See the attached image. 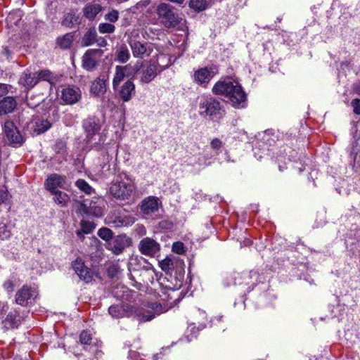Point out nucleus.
<instances>
[{
	"instance_id": "obj_1",
	"label": "nucleus",
	"mask_w": 360,
	"mask_h": 360,
	"mask_svg": "<svg viewBox=\"0 0 360 360\" xmlns=\"http://www.w3.org/2000/svg\"><path fill=\"white\" fill-rule=\"evenodd\" d=\"M212 92L216 95L224 96L235 107L246 101V94L242 86L238 82L229 77L217 82L212 88Z\"/></svg>"
},
{
	"instance_id": "obj_2",
	"label": "nucleus",
	"mask_w": 360,
	"mask_h": 360,
	"mask_svg": "<svg viewBox=\"0 0 360 360\" xmlns=\"http://www.w3.org/2000/svg\"><path fill=\"white\" fill-rule=\"evenodd\" d=\"M134 77H138L142 84H148L155 79L160 72L158 63L153 61H137L133 68Z\"/></svg>"
},
{
	"instance_id": "obj_3",
	"label": "nucleus",
	"mask_w": 360,
	"mask_h": 360,
	"mask_svg": "<svg viewBox=\"0 0 360 360\" xmlns=\"http://www.w3.org/2000/svg\"><path fill=\"white\" fill-rule=\"evenodd\" d=\"M160 22L167 28H173L181 23V14L170 4H160L156 8Z\"/></svg>"
},
{
	"instance_id": "obj_4",
	"label": "nucleus",
	"mask_w": 360,
	"mask_h": 360,
	"mask_svg": "<svg viewBox=\"0 0 360 360\" xmlns=\"http://www.w3.org/2000/svg\"><path fill=\"white\" fill-rule=\"evenodd\" d=\"M200 115H205L212 118L221 117L224 113L220 102L213 97L202 99L199 104Z\"/></svg>"
},
{
	"instance_id": "obj_5",
	"label": "nucleus",
	"mask_w": 360,
	"mask_h": 360,
	"mask_svg": "<svg viewBox=\"0 0 360 360\" xmlns=\"http://www.w3.org/2000/svg\"><path fill=\"white\" fill-rule=\"evenodd\" d=\"M29 313L28 310L16 307L11 309L2 323L6 330L18 328Z\"/></svg>"
},
{
	"instance_id": "obj_6",
	"label": "nucleus",
	"mask_w": 360,
	"mask_h": 360,
	"mask_svg": "<svg viewBox=\"0 0 360 360\" xmlns=\"http://www.w3.org/2000/svg\"><path fill=\"white\" fill-rule=\"evenodd\" d=\"M6 142L13 147H19L24 142V139L20 134L17 127L12 121H6L3 127Z\"/></svg>"
},
{
	"instance_id": "obj_7",
	"label": "nucleus",
	"mask_w": 360,
	"mask_h": 360,
	"mask_svg": "<svg viewBox=\"0 0 360 360\" xmlns=\"http://www.w3.org/2000/svg\"><path fill=\"white\" fill-rule=\"evenodd\" d=\"M134 191V186L123 181L112 182L110 187V193L120 200H128Z\"/></svg>"
},
{
	"instance_id": "obj_8",
	"label": "nucleus",
	"mask_w": 360,
	"mask_h": 360,
	"mask_svg": "<svg viewBox=\"0 0 360 360\" xmlns=\"http://www.w3.org/2000/svg\"><path fill=\"white\" fill-rule=\"evenodd\" d=\"M38 296L37 290L27 285H23L16 292L15 301L16 304L20 305V307H27L32 300H34Z\"/></svg>"
},
{
	"instance_id": "obj_9",
	"label": "nucleus",
	"mask_w": 360,
	"mask_h": 360,
	"mask_svg": "<svg viewBox=\"0 0 360 360\" xmlns=\"http://www.w3.org/2000/svg\"><path fill=\"white\" fill-rule=\"evenodd\" d=\"M103 51L99 49L87 50L82 56V67L87 71H93L98 65Z\"/></svg>"
},
{
	"instance_id": "obj_10",
	"label": "nucleus",
	"mask_w": 360,
	"mask_h": 360,
	"mask_svg": "<svg viewBox=\"0 0 360 360\" xmlns=\"http://www.w3.org/2000/svg\"><path fill=\"white\" fill-rule=\"evenodd\" d=\"M138 248L142 255L150 257H155L160 251V245L149 237L143 238L139 242Z\"/></svg>"
},
{
	"instance_id": "obj_11",
	"label": "nucleus",
	"mask_w": 360,
	"mask_h": 360,
	"mask_svg": "<svg viewBox=\"0 0 360 360\" xmlns=\"http://www.w3.org/2000/svg\"><path fill=\"white\" fill-rule=\"evenodd\" d=\"M45 186L46 190L49 192L58 191L57 188H60L65 190H68L70 184L68 182L65 176L60 175L58 174H52L48 176L45 181Z\"/></svg>"
},
{
	"instance_id": "obj_12",
	"label": "nucleus",
	"mask_w": 360,
	"mask_h": 360,
	"mask_svg": "<svg viewBox=\"0 0 360 360\" xmlns=\"http://www.w3.org/2000/svg\"><path fill=\"white\" fill-rule=\"evenodd\" d=\"M72 268L79 279L86 283H89L93 279L92 270L85 266L82 259H77L72 262Z\"/></svg>"
},
{
	"instance_id": "obj_13",
	"label": "nucleus",
	"mask_w": 360,
	"mask_h": 360,
	"mask_svg": "<svg viewBox=\"0 0 360 360\" xmlns=\"http://www.w3.org/2000/svg\"><path fill=\"white\" fill-rule=\"evenodd\" d=\"M81 91L77 86H68L61 91V99L67 105H73L81 99Z\"/></svg>"
},
{
	"instance_id": "obj_14",
	"label": "nucleus",
	"mask_w": 360,
	"mask_h": 360,
	"mask_svg": "<svg viewBox=\"0 0 360 360\" xmlns=\"http://www.w3.org/2000/svg\"><path fill=\"white\" fill-rule=\"evenodd\" d=\"M131 239L126 235H119L108 243V249L115 255L122 253L124 250L131 245Z\"/></svg>"
},
{
	"instance_id": "obj_15",
	"label": "nucleus",
	"mask_w": 360,
	"mask_h": 360,
	"mask_svg": "<svg viewBox=\"0 0 360 360\" xmlns=\"http://www.w3.org/2000/svg\"><path fill=\"white\" fill-rule=\"evenodd\" d=\"M214 69L212 67H205L198 69L194 72V81L200 85L205 86L214 76Z\"/></svg>"
},
{
	"instance_id": "obj_16",
	"label": "nucleus",
	"mask_w": 360,
	"mask_h": 360,
	"mask_svg": "<svg viewBox=\"0 0 360 360\" xmlns=\"http://www.w3.org/2000/svg\"><path fill=\"white\" fill-rule=\"evenodd\" d=\"M83 128L86 134L87 143H90L94 135L100 130L99 120L94 116L87 117L83 121Z\"/></svg>"
},
{
	"instance_id": "obj_17",
	"label": "nucleus",
	"mask_w": 360,
	"mask_h": 360,
	"mask_svg": "<svg viewBox=\"0 0 360 360\" xmlns=\"http://www.w3.org/2000/svg\"><path fill=\"white\" fill-rule=\"evenodd\" d=\"M131 68V65H127L124 66L117 65L115 68V73L112 79V87L113 89L117 90L119 87L120 82L124 79L125 77L134 78V74L131 72H126L127 69Z\"/></svg>"
},
{
	"instance_id": "obj_18",
	"label": "nucleus",
	"mask_w": 360,
	"mask_h": 360,
	"mask_svg": "<svg viewBox=\"0 0 360 360\" xmlns=\"http://www.w3.org/2000/svg\"><path fill=\"white\" fill-rule=\"evenodd\" d=\"M117 90L119 97L123 101L128 102L135 94V84L131 79H128Z\"/></svg>"
},
{
	"instance_id": "obj_19",
	"label": "nucleus",
	"mask_w": 360,
	"mask_h": 360,
	"mask_svg": "<svg viewBox=\"0 0 360 360\" xmlns=\"http://www.w3.org/2000/svg\"><path fill=\"white\" fill-rule=\"evenodd\" d=\"M158 198L154 196H150L141 201L140 205L141 211L146 215H151L158 210Z\"/></svg>"
},
{
	"instance_id": "obj_20",
	"label": "nucleus",
	"mask_w": 360,
	"mask_h": 360,
	"mask_svg": "<svg viewBox=\"0 0 360 360\" xmlns=\"http://www.w3.org/2000/svg\"><path fill=\"white\" fill-rule=\"evenodd\" d=\"M17 101L13 96H6L0 100V116L6 115L14 111Z\"/></svg>"
},
{
	"instance_id": "obj_21",
	"label": "nucleus",
	"mask_w": 360,
	"mask_h": 360,
	"mask_svg": "<svg viewBox=\"0 0 360 360\" xmlns=\"http://www.w3.org/2000/svg\"><path fill=\"white\" fill-rule=\"evenodd\" d=\"M129 44L132 50V53L135 57L143 58L145 54L149 56L150 53V51L147 53L148 51V43H142L139 41L131 40Z\"/></svg>"
},
{
	"instance_id": "obj_22",
	"label": "nucleus",
	"mask_w": 360,
	"mask_h": 360,
	"mask_svg": "<svg viewBox=\"0 0 360 360\" xmlns=\"http://www.w3.org/2000/svg\"><path fill=\"white\" fill-rule=\"evenodd\" d=\"M106 81L104 76L102 78L97 77L91 84V93L97 96L103 95L107 90Z\"/></svg>"
},
{
	"instance_id": "obj_23",
	"label": "nucleus",
	"mask_w": 360,
	"mask_h": 360,
	"mask_svg": "<svg viewBox=\"0 0 360 360\" xmlns=\"http://www.w3.org/2000/svg\"><path fill=\"white\" fill-rule=\"evenodd\" d=\"M102 11V6L98 4H88L83 8L84 16L89 20H93Z\"/></svg>"
},
{
	"instance_id": "obj_24",
	"label": "nucleus",
	"mask_w": 360,
	"mask_h": 360,
	"mask_svg": "<svg viewBox=\"0 0 360 360\" xmlns=\"http://www.w3.org/2000/svg\"><path fill=\"white\" fill-rule=\"evenodd\" d=\"M80 24V18L79 15L71 10L69 13L64 15V18L61 22V25L68 28H72L76 25Z\"/></svg>"
},
{
	"instance_id": "obj_25",
	"label": "nucleus",
	"mask_w": 360,
	"mask_h": 360,
	"mask_svg": "<svg viewBox=\"0 0 360 360\" xmlns=\"http://www.w3.org/2000/svg\"><path fill=\"white\" fill-rule=\"evenodd\" d=\"M96 37L97 32L96 28L94 27L89 28L82 39V46H89L93 45L96 41Z\"/></svg>"
},
{
	"instance_id": "obj_26",
	"label": "nucleus",
	"mask_w": 360,
	"mask_h": 360,
	"mask_svg": "<svg viewBox=\"0 0 360 360\" xmlns=\"http://www.w3.org/2000/svg\"><path fill=\"white\" fill-rule=\"evenodd\" d=\"M50 193L54 195L53 201L56 203H57L61 207H65L68 206L69 202L70 201V198L67 193L59 190Z\"/></svg>"
},
{
	"instance_id": "obj_27",
	"label": "nucleus",
	"mask_w": 360,
	"mask_h": 360,
	"mask_svg": "<svg viewBox=\"0 0 360 360\" xmlns=\"http://www.w3.org/2000/svg\"><path fill=\"white\" fill-rule=\"evenodd\" d=\"M33 123V130L37 134L44 133L51 126V124L48 120L43 119H37Z\"/></svg>"
},
{
	"instance_id": "obj_28",
	"label": "nucleus",
	"mask_w": 360,
	"mask_h": 360,
	"mask_svg": "<svg viewBox=\"0 0 360 360\" xmlns=\"http://www.w3.org/2000/svg\"><path fill=\"white\" fill-rule=\"evenodd\" d=\"M74 40V34L72 33H67L61 37H58L56 40L57 44L61 49H69L72 46Z\"/></svg>"
},
{
	"instance_id": "obj_29",
	"label": "nucleus",
	"mask_w": 360,
	"mask_h": 360,
	"mask_svg": "<svg viewBox=\"0 0 360 360\" xmlns=\"http://www.w3.org/2000/svg\"><path fill=\"white\" fill-rule=\"evenodd\" d=\"M160 269L166 274H172L175 267V261L169 257L159 262Z\"/></svg>"
},
{
	"instance_id": "obj_30",
	"label": "nucleus",
	"mask_w": 360,
	"mask_h": 360,
	"mask_svg": "<svg viewBox=\"0 0 360 360\" xmlns=\"http://www.w3.org/2000/svg\"><path fill=\"white\" fill-rule=\"evenodd\" d=\"M21 81L23 85L27 86L29 88H32L38 83V79L35 74L31 72L25 73Z\"/></svg>"
},
{
	"instance_id": "obj_31",
	"label": "nucleus",
	"mask_w": 360,
	"mask_h": 360,
	"mask_svg": "<svg viewBox=\"0 0 360 360\" xmlns=\"http://www.w3.org/2000/svg\"><path fill=\"white\" fill-rule=\"evenodd\" d=\"M37 79L39 80H44L49 82L51 84H53L56 82V77L49 70H43L38 72Z\"/></svg>"
},
{
	"instance_id": "obj_32",
	"label": "nucleus",
	"mask_w": 360,
	"mask_h": 360,
	"mask_svg": "<svg viewBox=\"0 0 360 360\" xmlns=\"http://www.w3.org/2000/svg\"><path fill=\"white\" fill-rule=\"evenodd\" d=\"M108 312L114 318H121L126 314L125 309L121 305L110 306L108 309Z\"/></svg>"
},
{
	"instance_id": "obj_33",
	"label": "nucleus",
	"mask_w": 360,
	"mask_h": 360,
	"mask_svg": "<svg viewBox=\"0 0 360 360\" xmlns=\"http://www.w3.org/2000/svg\"><path fill=\"white\" fill-rule=\"evenodd\" d=\"M189 6L195 11H202L206 8V0H190Z\"/></svg>"
},
{
	"instance_id": "obj_34",
	"label": "nucleus",
	"mask_w": 360,
	"mask_h": 360,
	"mask_svg": "<svg viewBox=\"0 0 360 360\" xmlns=\"http://www.w3.org/2000/svg\"><path fill=\"white\" fill-rule=\"evenodd\" d=\"M98 236L105 241L112 240L113 238V232L108 228H101L98 231Z\"/></svg>"
},
{
	"instance_id": "obj_35",
	"label": "nucleus",
	"mask_w": 360,
	"mask_h": 360,
	"mask_svg": "<svg viewBox=\"0 0 360 360\" xmlns=\"http://www.w3.org/2000/svg\"><path fill=\"white\" fill-rule=\"evenodd\" d=\"M67 143L65 141L62 139H58L56 141L54 145V150L56 153L60 155H65L67 153Z\"/></svg>"
},
{
	"instance_id": "obj_36",
	"label": "nucleus",
	"mask_w": 360,
	"mask_h": 360,
	"mask_svg": "<svg viewBox=\"0 0 360 360\" xmlns=\"http://www.w3.org/2000/svg\"><path fill=\"white\" fill-rule=\"evenodd\" d=\"M75 184L80 191H83L86 194H90L92 191V188L84 179H78Z\"/></svg>"
},
{
	"instance_id": "obj_37",
	"label": "nucleus",
	"mask_w": 360,
	"mask_h": 360,
	"mask_svg": "<svg viewBox=\"0 0 360 360\" xmlns=\"http://www.w3.org/2000/svg\"><path fill=\"white\" fill-rule=\"evenodd\" d=\"M120 269L117 264H111L107 269L108 276L112 279L117 278L120 274Z\"/></svg>"
},
{
	"instance_id": "obj_38",
	"label": "nucleus",
	"mask_w": 360,
	"mask_h": 360,
	"mask_svg": "<svg viewBox=\"0 0 360 360\" xmlns=\"http://www.w3.org/2000/svg\"><path fill=\"white\" fill-rule=\"evenodd\" d=\"M81 229L85 234L90 233L96 227L92 221L82 220L80 222Z\"/></svg>"
},
{
	"instance_id": "obj_39",
	"label": "nucleus",
	"mask_w": 360,
	"mask_h": 360,
	"mask_svg": "<svg viewBox=\"0 0 360 360\" xmlns=\"http://www.w3.org/2000/svg\"><path fill=\"white\" fill-rule=\"evenodd\" d=\"M115 30V27L110 23H101L98 26V30L101 33H113Z\"/></svg>"
},
{
	"instance_id": "obj_40",
	"label": "nucleus",
	"mask_w": 360,
	"mask_h": 360,
	"mask_svg": "<svg viewBox=\"0 0 360 360\" xmlns=\"http://www.w3.org/2000/svg\"><path fill=\"white\" fill-rule=\"evenodd\" d=\"M91 340V334L89 331L83 330L79 335V342L82 345H90Z\"/></svg>"
},
{
	"instance_id": "obj_41",
	"label": "nucleus",
	"mask_w": 360,
	"mask_h": 360,
	"mask_svg": "<svg viewBox=\"0 0 360 360\" xmlns=\"http://www.w3.org/2000/svg\"><path fill=\"white\" fill-rule=\"evenodd\" d=\"M129 53L126 48H121L117 54V59L121 63H126L129 59Z\"/></svg>"
},
{
	"instance_id": "obj_42",
	"label": "nucleus",
	"mask_w": 360,
	"mask_h": 360,
	"mask_svg": "<svg viewBox=\"0 0 360 360\" xmlns=\"http://www.w3.org/2000/svg\"><path fill=\"white\" fill-rule=\"evenodd\" d=\"M172 250L174 252L179 255H182L186 251L184 244L181 241L174 243L172 247Z\"/></svg>"
},
{
	"instance_id": "obj_43",
	"label": "nucleus",
	"mask_w": 360,
	"mask_h": 360,
	"mask_svg": "<svg viewBox=\"0 0 360 360\" xmlns=\"http://www.w3.org/2000/svg\"><path fill=\"white\" fill-rule=\"evenodd\" d=\"M137 316H139V319L142 321H150L155 316V314H153V311H150L139 312L137 313Z\"/></svg>"
},
{
	"instance_id": "obj_44",
	"label": "nucleus",
	"mask_w": 360,
	"mask_h": 360,
	"mask_svg": "<svg viewBox=\"0 0 360 360\" xmlns=\"http://www.w3.org/2000/svg\"><path fill=\"white\" fill-rule=\"evenodd\" d=\"M119 18V13L117 10H112L105 15V19L110 22H116Z\"/></svg>"
},
{
	"instance_id": "obj_45",
	"label": "nucleus",
	"mask_w": 360,
	"mask_h": 360,
	"mask_svg": "<svg viewBox=\"0 0 360 360\" xmlns=\"http://www.w3.org/2000/svg\"><path fill=\"white\" fill-rule=\"evenodd\" d=\"M159 227L162 229L170 230L173 228L174 224L172 221L165 219L159 222Z\"/></svg>"
},
{
	"instance_id": "obj_46",
	"label": "nucleus",
	"mask_w": 360,
	"mask_h": 360,
	"mask_svg": "<svg viewBox=\"0 0 360 360\" xmlns=\"http://www.w3.org/2000/svg\"><path fill=\"white\" fill-rule=\"evenodd\" d=\"M353 108V112L356 115H360V98H354L351 102Z\"/></svg>"
},
{
	"instance_id": "obj_47",
	"label": "nucleus",
	"mask_w": 360,
	"mask_h": 360,
	"mask_svg": "<svg viewBox=\"0 0 360 360\" xmlns=\"http://www.w3.org/2000/svg\"><path fill=\"white\" fill-rule=\"evenodd\" d=\"M155 314L160 315V314L167 311V309L165 307H163L161 304L158 303L155 304Z\"/></svg>"
},
{
	"instance_id": "obj_48",
	"label": "nucleus",
	"mask_w": 360,
	"mask_h": 360,
	"mask_svg": "<svg viewBox=\"0 0 360 360\" xmlns=\"http://www.w3.org/2000/svg\"><path fill=\"white\" fill-rule=\"evenodd\" d=\"M221 146V141L219 139H214L211 141V147L213 149L218 150Z\"/></svg>"
},
{
	"instance_id": "obj_49",
	"label": "nucleus",
	"mask_w": 360,
	"mask_h": 360,
	"mask_svg": "<svg viewBox=\"0 0 360 360\" xmlns=\"http://www.w3.org/2000/svg\"><path fill=\"white\" fill-rule=\"evenodd\" d=\"M79 210L81 212H83L87 215H89L91 214L90 208L86 206L84 203H80Z\"/></svg>"
},
{
	"instance_id": "obj_50",
	"label": "nucleus",
	"mask_w": 360,
	"mask_h": 360,
	"mask_svg": "<svg viewBox=\"0 0 360 360\" xmlns=\"http://www.w3.org/2000/svg\"><path fill=\"white\" fill-rule=\"evenodd\" d=\"M8 92V87L5 84L0 83V97L5 96Z\"/></svg>"
},
{
	"instance_id": "obj_51",
	"label": "nucleus",
	"mask_w": 360,
	"mask_h": 360,
	"mask_svg": "<svg viewBox=\"0 0 360 360\" xmlns=\"http://www.w3.org/2000/svg\"><path fill=\"white\" fill-rule=\"evenodd\" d=\"M95 43H96L101 47H104L107 45L106 40L103 37H99V38L96 37V41Z\"/></svg>"
},
{
	"instance_id": "obj_52",
	"label": "nucleus",
	"mask_w": 360,
	"mask_h": 360,
	"mask_svg": "<svg viewBox=\"0 0 360 360\" xmlns=\"http://www.w3.org/2000/svg\"><path fill=\"white\" fill-rule=\"evenodd\" d=\"M4 286L8 291H12L13 289V283L11 281H7L4 283Z\"/></svg>"
},
{
	"instance_id": "obj_53",
	"label": "nucleus",
	"mask_w": 360,
	"mask_h": 360,
	"mask_svg": "<svg viewBox=\"0 0 360 360\" xmlns=\"http://www.w3.org/2000/svg\"><path fill=\"white\" fill-rule=\"evenodd\" d=\"M84 234H85L83 231H82V229H81L80 230H77L76 231V235L82 240H83L84 239Z\"/></svg>"
},
{
	"instance_id": "obj_54",
	"label": "nucleus",
	"mask_w": 360,
	"mask_h": 360,
	"mask_svg": "<svg viewBox=\"0 0 360 360\" xmlns=\"http://www.w3.org/2000/svg\"><path fill=\"white\" fill-rule=\"evenodd\" d=\"M155 304H157V302H151V303H149V304H148V307L149 308L152 309H153V313L155 314Z\"/></svg>"
},
{
	"instance_id": "obj_55",
	"label": "nucleus",
	"mask_w": 360,
	"mask_h": 360,
	"mask_svg": "<svg viewBox=\"0 0 360 360\" xmlns=\"http://www.w3.org/2000/svg\"><path fill=\"white\" fill-rule=\"evenodd\" d=\"M8 308V307L7 304H4L2 306L0 305V309H1V312L6 311Z\"/></svg>"
},
{
	"instance_id": "obj_56",
	"label": "nucleus",
	"mask_w": 360,
	"mask_h": 360,
	"mask_svg": "<svg viewBox=\"0 0 360 360\" xmlns=\"http://www.w3.org/2000/svg\"><path fill=\"white\" fill-rule=\"evenodd\" d=\"M4 53L6 55L7 57H8L10 55V51L7 49H5Z\"/></svg>"
},
{
	"instance_id": "obj_57",
	"label": "nucleus",
	"mask_w": 360,
	"mask_h": 360,
	"mask_svg": "<svg viewBox=\"0 0 360 360\" xmlns=\"http://www.w3.org/2000/svg\"><path fill=\"white\" fill-rule=\"evenodd\" d=\"M134 68V65H131V68L130 69H127V70L126 72H131L132 70V68Z\"/></svg>"
},
{
	"instance_id": "obj_58",
	"label": "nucleus",
	"mask_w": 360,
	"mask_h": 360,
	"mask_svg": "<svg viewBox=\"0 0 360 360\" xmlns=\"http://www.w3.org/2000/svg\"><path fill=\"white\" fill-rule=\"evenodd\" d=\"M107 169L109 170L110 169V165H108L107 167Z\"/></svg>"
},
{
	"instance_id": "obj_59",
	"label": "nucleus",
	"mask_w": 360,
	"mask_h": 360,
	"mask_svg": "<svg viewBox=\"0 0 360 360\" xmlns=\"http://www.w3.org/2000/svg\"><path fill=\"white\" fill-rule=\"evenodd\" d=\"M105 167H106V165H104L103 166V169L105 168Z\"/></svg>"
}]
</instances>
